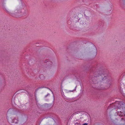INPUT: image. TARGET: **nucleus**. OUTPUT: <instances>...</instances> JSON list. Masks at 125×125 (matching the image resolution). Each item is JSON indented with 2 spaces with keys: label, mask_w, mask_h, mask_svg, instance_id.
Returning <instances> with one entry per match:
<instances>
[{
  "label": "nucleus",
  "mask_w": 125,
  "mask_h": 125,
  "mask_svg": "<svg viewBox=\"0 0 125 125\" xmlns=\"http://www.w3.org/2000/svg\"><path fill=\"white\" fill-rule=\"evenodd\" d=\"M123 120H125V119L124 118V117H123V118H121V120L123 121Z\"/></svg>",
  "instance_id": "39448f33"
},
{
  "label": "nucleus",
  "mask_w": 125,
  "mask_h": 125,
  "mask_svg": "<svg viewBox=\"0 0 125 125\" xmlns=\"http://www.w3.org/2000/svg\"><path fill=\"white\" fill-rule=\"evenodd\" d=\"M3 9L5 10L6 12L9 14L10 15L14 17L19 16L20 14L21 11L20 10L16 9L14 11V12L11 13L8 10H7L5 8H3Z\"/></svg>",
  "instance_id": "f03ea898"
},
{
  "label": "nucleus",
  "mask_w": 125,
  "mask_h": 125,
  "mask_svg": "<svg viewBox=\"0 0 125 125\" xmlns=\"http://www.w3.org/2000/svg\"><path fill=\"white\" fill-rule=\"evenodd\" d=\"M100 89H102V88H100Z\"/></svg>",
  "instance_id": "9d476101"
},
{
  "label": "nucleus",
  "mask_w": 125,
  "mask_h": 125,
  "mask_svg": "<svg viewBox=\"0 0 125 125\" xmlns=\"http://www.w3.org/2000/svg\"><path fill=\"white\" fill-rule=\"evenodd\" d=\"M114 105L118 108L116 110L118 115L123 116L125 115V104L121 102L117 101L114 104Z\"/></svg>",
  "instance_id": "f257e3e1"
},
{
  "label": "nucleus",
  "mask_w": 125,
  "mask_h": 125,
  "mask_svg": "<svg viewBox=\"0 0 125 125\" xmlns=\"http://www.w3.org/2000/svg\"><path fill=\"white\" fill-rule=\"evenodd\" d=\"M98 83L99 84L100 83V82H98Z\"/></svg>",
  "instance_id": "9b49d317"
},
{
  "label": "nucleus",
  "mask_w": 125,
  "mask_h": 125,
  "mask_svg": "<svg viewBox=\"0 0 125 125\" xmlns=\"http://www.w3.org/2000/svg\"><path fill=\"white\" fill-rule=\"evenodd\" d=\"M87 125V124L85 123H84V124H83L82 125Z\"/></svg>",
  "instance_id": "6e6552de"
},
{
  "label": "nucleus",
  "mask_w": 125,
  "mask_h": 125,
  "mask_svg": "<svg viewBox=\"0 0 125 125\" xmlns=\"http://www.w3.org/2000/svg\"><path fill=\"white\" fill-rule=\"evenodd\" d=\"M18 120L16 119H15L13 121V122L15 123L16 124H17L18 123Z\"/></svg>",
  "instance_id": "20e7f679"
},
{
  "label": "nucleus",
  "mask_w": 125,
  "mask_h": 125,
  "mask_svg": "<svg viewBox=\"0 0 125 125\" xmlns=\"http://www.w3.org/2000/svg\"><path fill=\"white\" fill-rule=\"evenodd\" d=\"M40 76V77H41V76L43 77V75H41Z\"/></svg>",
  "instance_id": "1a4fd4ad"
},
{
  "label": "nucleus",
  "mask_w": 125,
  "mask_h": 125,
  "mask_svg": "<svg viewBox=\"0 0 125 125\" xmlns=\"http://www.w3.org/2000/svg\"><path fill=\"white\" fill-rule=\"evenodd\" d=\"M50 94H47L45 96L46 97H47V96L49 95Z\"/></svg>",
  "instance_id": "423d86ee"
},
{
  "label": "nucleus",
  "mask_w": 125,
  "mask_h": 125,
  "mask_svg": "<svg viewBox=\"0 0 125 125\" xmlns=\"http://www.w3.org/2000/svg\"><path fill=\"white\" fill-rule=\"evenodd\" d=\"M100 78L101 79L102 82H104L106 83L109 84L110 85L112 83V80L111 79H110L109 78H107L104 74H102L100 75Z\"/></svg>",
  "instance_id": "7ed1b4c3"
},
{
  "label": "nucleus",
  "mask_w": 125,
  "mask_h": 125,
  "mask_svg": "<svg viewBox=\"0 0 125 125\" xmlns=\"http://www.w3.org/2000/svg\"><path fill=\"white\" fill-rule=\"evenodd\" d=\"M48 60H47L46 61H44V62L45 63H46L47 62H48Z\"/></svg>",
  "instance_id": "0eeeda50"
}]
</instances>
